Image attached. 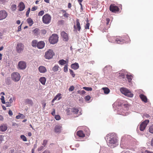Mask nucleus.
I'll return each instance as SVG.
<instances>
[{"instance_id": "obj_1", "label": "nucleus", "mask_w": 153, "mask_h": 153, "mask_svg": "<svg viewBox=\"0 0 153 153\" xmlns=\"http://www.w3.org/2000/svg\"><path fill=\"white\" fill-rule=\"evenodd\" d=\"M107 144L111 148H113L118 144V138L115 133H109L105 137Z\"/></svg>"}, {"instance_id": "obj_2", "label": "nucleus", "mask_w": 153, "mask_h": 153, "mask_svg": "<svg viewBox=\"0 0 153 153\" xmlns=\"http://www.w3.org/2000/svg\"><path fill=\"white\" fill-rule=\"evenodd\" d=\"M108 41L112 43H117L119 44H122L126 42L125 40L123 39L120 37L112 36L108 39Z\"/></svg>"}, {"instance_id": "obj_3", "label": "nucleus", "mask_w": 153, "mask_h": 153, "mask_svg": "<svg viewBox=\"0 0 153 153\" xmlns=\"http://www.w3.org/2000/svg\"><path fill=\"white\" fill-rule=\"evenodd\" d=\"M15 49L16 52L19 54L22 53L24 49V45L22 42H17L15 46Z\"/></svg>"}, {"instance_id": "obj_4", "label": "nucleus", "mask_w": 153, "mask_h": 153, "mask_svg": "<svg viewBox=\"0 0 153 153\" xmlns=\"http://www.w3.org/2000/svg\"><path fill=\"white\" fill-rule=\"evenodd\" d=\"M120 91L122 93L127 96V97H132L133 96V94L128 89L124 88H121Z\"/></svg>"}, {"instance_id": "obj_5", "label": "nucleus", "mask_w": 153, "mask_h": 153, "mask_svg": "<svg viewBox=\"0 0 153 153\" xmlns=\"http://www.w3.org/2000/svg\"><path fill=\"white\" fill-rule=\"evenodd\" d=\"M58 36L56 34H53L49 39V41L51 44H54L56 43L58 41Z\"/></svg>"}, {"instance_id": "obj_6", "label": "nucleus", "mask_w": 153, "mask_h": 153, "mask_svg": "<svg viewBox=\"0 0 153 153\" xmlns=\"http://www.w3.org/2000/svg\"><path fill=\"white\" fill-rule=\"evenodd\" d=\"M54 55V53L53 51L49 49L45 53V57L46 59H50L52 58Z\"/></svg>"}, {"instance_id": "obj_7", "label": "nucleus", "mask_w": 153, "mask_h": 153, "mask_svg": "<svg viewBox=\"0 0 153 153\" xmlns=\"http://www.w3.org/2000/svg\"><path fill=\"white\" fill-rule=\"evenodd\" d=\"M51 17L50 15L47 13L44 15L42 17V21L45 24H49L51 20Z\"/></svg>"}, {"instance_id": "obj_8", "label": "nucleus", "mask_w": 153, "mask_h": 153, "mask_svg": "<svg viewBox=\"0 0 153 153\" xmlns=\"http://www.w3.org/2000/svg\"><path fill=\"white\" fill-rule=\"evenodd\" d=\"M11 77L13 80L16 82L20 80V76L18 73L14 72L11 74Z\"/></svg>"}, {"instance_id": "obj_9", "label": "nucleus", "mask_w": 153, "mask_h": 153, "mask_svg": "<svg viewBox=\"0 0 153 153\" xmlns=\"http://www.w3.org/2000/svg\"><path fill=\"white\" fill-rule=\"evenodd\" d=\"M27 67L26 62L23 61H19L18 65V68L20 70H24Z\"/></svg>"}, {"instance_id": "obj_10", "label": "nucleus", "mask_w": 153, "mask_h": 153, "mask_svg": "<svg viewBox=\"0 0 153 153\" xmlns=\"http://www.w3.org/2000/svg\"><path fill=\"white\" fill-rule=\"evenodd\" d=\"M130 136H123L121 140V143H120V146L121 148H123V149H127V147L124 146V142L126 143V141L127 142V140H126V138H128V137H130Z\"/></svg>"}, {"instance_id": "obj_11", "label": "nucleus", "mask_w": 153, "mask_h": 153, "mask_svg": "<svg viewBox=\"0 0 153 153\" xmlns=\"http://www.w3.org/2000/svg\"><path fill=\"white\" fill-rule=\"evenodd\" d=\"M149 120H146L142 122L140 125V129L141 131H143L145 129L146 126L149 122Z\"/></svg>"}, {"instance_id": "obj_12", "label": "nucleus", "mask_w": 153, "mask_h": 153, "mask_svg": "<svg viewBox=\"0 0 153 153\" xmlns=\"http://www.w3.org/2000/svg\"><path fill=\"white\" fill-rule=\"evenodd\" d=\"M7 15V13L5 10L0 11V20L5 19Z\"/></svg>"}, {"instance_id": "obj_13", "label": "nucleus", "mask_w": 153, "mask_h": 153, "mask_svg": "<svg viewBox=\"0 0 153 153\" xmlns=\"http://www.w3.org/2000/svg\"><path fill=\"white\" fill-rule=\"evenodd\" d=\"M109 9L112 12L118 11L119 10V9L117 6L113 4L111 5L109 7Z\"/></svg>"}, {"instance_id": "obj_14", "label": "nucleus", "mask_w": 153, "mask_h": 153, "mask_svg": "<svg viewBox=\"0 0 153 153\" xmlns=\"http://www.w3.org/2000/svg\"><path fill=\"white\" fill-rule=\"evenodd\" d=\"M62 126L60 125H56L54 127V131L56 133H59L61 132Z\"/></svg>"}, {"instance_id": "obj_15", "label": "nucleus", "mask_w": 153, "mask_h": 153, "mask_svg": "<svg viewBox=\"0 0 153 153\" xmlns=\"http://www.w3.org/2000/svg\"><path fill=\"white\" fill-rule=\"evenodd\" d=\"M61 36L62 37L64 41H67L68 40V34L64 31H62L61 32Z\"/></svg>"}, {"instance_id": "obj_16", "label": "nucleus", "mask_w": 153, "mask_h": 153, "mask_svg": "<svg viewBox=\"0 0 153 153\" xmlns=\"http://www.w3.org/2000/svg\"><path fill=\"white\" fill-rule=\"evenodd\" d=\"M45 43L42 41H40L37 43V47L39 49H42L45 46Z\"/></svg>"}, {"instance_id": "obj_17", "label": "nucleus", "mask_w": 153, "mask_h": 153, "mask_svg": "<svg viewBox=\"0 0 153 153\" xmlns=\"http://www.w3.org/2000/svg\"><path fill=\"white\" fill-rule=\"evenodd\" d=\"M74 28L77 29L79 31L81 29V27L79 19H77L76 20V25L74 26Z\"/></svg>"}, {"instance_id": "obj_18", "label": "nucleus", "mask_w": 153, "mask_h": 153, "mask_svg": "<svg viewBox=\"0 0 153 153\" xmlns=\"http://www.w3.org/2000/svg\"><path fill=\"white\" fill-rule=\"evenodd\" d=\"M39 70L41 73H45L47 71L46 68L44 66H40L39 67Z\"/></svg>"}, {"instance_id": "obj_19", "label": "nucleus", "mask_w": 153, "mask_h": 153, "mask_svg": "<svg viewBox=\"0 0 153 153\" xmlns=\"http://www.w3.org/2000/svg\"><path fill=\"white\" fill-rule=\"evenodd\" d=\"M79 64L76 62L72 64L71 65V68L74 70L77 69L79 68Z\"/></svg>"}, {"instance_id": "obj_20", "label": "nucleus", "mask_w": 153, "mask_h": 153, "mask_svg": "<svg viewBox=\"0 0 153 153\" xmlns=\"http://www.w3.org/2000/svg\"><path fill=\"white\" fill-rule=\"evenodd\" d=\"M110 22V19H106V21L105 22V24L104 28L105 30H107L110 27V25L109 23Z\"/></svg>"}, {"instance_id": "obj_21", "label": "nucleus", "mask_w": 153, "mask_h": 153, "mask_svg": "<svg viewBox=\"0 0 153 153\" xmlns=\"http://www.w3.org/2000/svg\"><path fill=\"white\" fill-rule=\"evenodd\" d=\"M19 6V10L20 11H23L25 7L24 3L22 2L20 3Z\"/></svg>"}, {"instance_id": "obj_22", "label": "nucleus", "mask_w": 153, "mask_h": 153, "mask_svg": "<svg viewBox=\"0 0 153 153\" xmlns=\"http://www.w3.org/2000/svg\"><path fill=\"white\" fill-rule=\"evenodd\" d=\"M140 97L142 100L145 102H146L147 101V99L146 97L143 94H140Z\"/></svg>"}, {"instance_id": "obj_23", "label": "nucleus", "mask_w": 153, "mask_h": 153, "mask_svg": "<svg viewBox=\"0 0 153 153\" xmlns=\"http://www.w3.org/2000/svg\"><path fill=\"white\" fill-rule=\"evenodd\" d=\"M77 135L79 137H84L85 134L82 130H79L77 132Z\"/></svg>"}, {"instance_id": "obj_24", "label": "nucleus", "mask_w": 153, "mask_h": 153, "mask_svg": "<svg viewBox=\"0 0 153 153\" xmlns=\"http://www.w3.org/2000/svg\"><path fill=\"white\" fill-rule=\"evenodd\" d=\"M59 70H60V68L58 65H55L52 68V71L54 72L57 71Z\"/></svg>"}, {"instance_id": "obj_25", "label": "nucleus", "mask_w": 153, "mask_h": 153, "mask_svg": "<svg viewBox=\"0 0 153 153\" xmlns=\"http://www.w3.org/2000/svg\"><path fill=\"white\" fill-rule=\"evenodd\" d=\"M7 129V126L6 125H2L0 126V130L2 131H4Z\"/></svg>"}, {"instance_id": "obj_26", "label": "nucleus", "mask_w": 153, "mask_h": 153, "mask_svg": "<svg viewBox=\"0 0 153 153\" xmlns=\"http://www.w3.org/2000/svg\"><path fill=\"white\" fill-rule=\"evenodd\" d=\"M39 81L42 85H45L46 81V78L45 77H41L39 79Z\"/></svg>"}, {"instance_id": "obj_27", "label": "nucleus", "mask_w": 153, "mask_h": 153, "mask_svg": "<svg viewBox=\"0 0 153 153\" xmlns=\"http://www.w3.org/2000/svg\"><path fill=\"white\" fill-rule=\"evenodd\" d=\"M102 89L103 90L104 93L105 94H108L110 92L109 89L107 87H103Z\"/></svg>"}, {"instance_id": "obj_28", "label": "nucleus", "mask_w": 153, "mask_h": 153, "mask_svg": "<svg viewBox=\"0 0 153 153\" xmlns=\"http://www.w3.org/2000/svg\"><path fill=\"white\" fill-rule=\"evenodd\" d=\"M27 23L29 24L30 26H31L33 24V20L30 18H28L27 19Z\"/></svg>"}, {"instance_id": "obj_29", "label": "nucleus", "mask_w": 153, "mask_h": 153, "mask_svg": "<svg viewBox=\"0 0 153 153\" xmlns=\"http://www.w3.org/2000/svg\"><path fill=\"white\" fill-rule=\"evenodd\" d=\"M25 102L26 104H30V105H32L33 104V102L32 100L28 99H26Z\"/></svg>"}, {"instance_id": "obj_30", "label": "nucleus", "mask_w": 153, "mask_h": 153, "mask_svg": "<svg viewBox=\"0 0 153 153\" xmlns=\"http://www.w3.org/2000/svg\"><path fill=\"white\" fill-rule=\"evenodd\" d=\"M59 63L60 65H62L66 64V61L62 59L59 60Z\"/></svg>"}, {"instance_id": "obj_31", "label": "nucleus", "mask_w": 153, "mask_h": 153, "mask_svg": "<svg viewBox=\"0 0 153 153\" xmlns=\"http://www.w3.org/2000/svg\"><path fill=\"white\" fill-rule=\"evenodd\" d=\"M37 41L36 40H33L32 42V45L33 47H36L37 46Z\"/></svg>"}, {"instance_id": "obj_32", "label": "nucleus", "mask_w": 153, "mask_h": 153, "mask_svg": "<svg viewBox=\"0 0 153 153\" xmlns=\"http://www.w3.org/2000/svg\"><path fill=\"white\" fill-rule=\"evenodd\" d=\"M61 95V94H60V93L58 94L54 97V100H56L58 97H59V98H58V100H60L61 98V97H60Z\"/></svg>"}, {"instance_id": "obj_33", "label": "nucleus", "mask_w": 153, "mask_h": 153, "mask_svg": "<svg viewBox=\"0 0 153 153\" xmlns=\"http://www.w3.org/2000/svg\"><path fill=\"white\" fill-rule=\"evenodd\" d=\"M39 30L38 28H36L33 31V32L35 35H38L39 33Z\"/></svg>"}, {"instance_id": "obj_34", "label": "nucleus", "mask_w": 153, "mask_h": 153, "mask_svg": "<svg viewBox=\"0 0 153 153\" xmlns=\"http://www.w3.org/2000/svg\"><path fill=\"white\" fill-rule=\"evenodd\" d=\"M111 68V66L108 65V66H106L103 69L104 71H106L109 70Z\"/></svg>"}, {"instance_id": "obj_35", "label": "nucleus", "mask_w": 153, "mask_h": 153, "mask_svg": "<svg viewBox=\"0 0 153 153\" xmlns=\"http://www.w3.org/2000/svg\"><path fill=\"white\" fill-rule=\"evenodd\" d=\"M71 111L74 114H77L79 110L77 109L73 108H72V111Z\"/></svg>"}, {"instance_id": "obj_36", "label": "nucleus", "mask_w": 153, "mask_h": 153, "mask_svg": "<svg viewBox=\"0 0 153 153\" xmlns=\"http://www.w3.org/2000/svg\"><path fill=\"white\" fill-rule=\"evenodd\" d=\"M67 114L68 115H69L71 114V112L72 111V108H68L65 110Z\"/></svg>"}, {"instance_id": "obj_37", "label": "nucleus", "mask_w": 153, "mask_h": 153, "mask_svg": "<svg viewBox=\"0 0 153 153\" xmlns=\"http://www.w3.org/2000/svg\"><path fill=\"white\" fill-rule=\"evenodd\" d=\"M83 89L87 91H91L92 90V88L91 87H84L83 88Z\"/></svg>"}, {"instance_id": "obj_38", "label": "nucleus", "mask_w": 153, "mask_h": 153, "mask_svg": "<svg viewBox=\"0 0 153 153\" xmlns=\"http://www.w3.org/2000/svg\"><path fill=\"white\" fill-rule=\"evenodd\" d=\"M20 137H21V139H22V140L23 141H27V138H26V137L25 135H21L20 136Z\"/></svg>"}, {"instance_id": "obj_39", "label": "nucleus", "mask_w": 153, "mask_h": 153, "mask_svg": "<svg viewBox=\"0 0 153 153\" xmlns=\"http://www.w3.org/2000/svg\"><path fill=\"white\" fill-rule=\"evenodd\" d=\"M131 76V75H129L128 74L126 75V77L129 82H130L132 80Z\"/></svg>"}, {"instance_id": "obj_40", "label": "nucleus", "mask_w": 153, "mask_h": 153, "mask_svg": "<svg viewBox=\"0 0 153 153\" xmlns=\"http://www.w3.org/2000/svg\"><path fill=\"white\" fill-rule=\"evenodd\" d=\"M149 131L151 133H153V125L150 126L149 128Z\"/></svg>"}, {"instance_id": "obj_41", "label": "nucleus", "mask_w": 153, "mask_h": 153, "mask_svg": "<svg viewBox=\"0 0 153 153\" xmlns=\"http://www.w3.org/2000/svg\"><path fill=\"white\" fill-rule=\"evenodd\" d=\"M68 71V64L65 65L64 68V71L65 72H66Z\"/></svg>"}, {"instance_id": "obj_42", "label": "nucleus", "mask_w": 153, "mask_h": 153, "mask_svg": "<svg viewBox=\"0 0 153 153\" xmlns=\"http://www.w3.org/2000/svg\"><path fill=\"white\" fill-rule=\"evenodd\" d=\"M24 117L23 114H20L16 116V118L17 119H19L20 118H22Z\"/></svg>"}, {"instance_id": "obj_43", "label": "nucleus", "mask_w": 153, "mask_h": 153, "mask_svg": "<svg viewBox=\"0 0 153 153\" xmlns=\"http://www.w3.org/2000/svg\"><path fill=\"white\" fill-rule=\"evenodd\" d=\"M16 4H13L11 6V8L12 10L14 11L16 9Z\"/></svg>"}, {"instance_id": "obj_44", "label": "nucleus", "mask_w": 153, "mask_h": 153, "mask_svg": "<svg viewBox=\"0 0 153 153\" xmlns=\"http://www.w3.org/2000/svg\"><path fill=\"white\" fill-rule=\"evenodd\" d=\"M1 102L3 104H5V102L4 100V96H1Z\"/></svg>"}, {"instance_id": "obj_45", "label": "nucleus", "mask_w": 153, "mask_h": 153, "mask_svg": "<svg viewBox=\"0 0 153 153\" xmlns=\"http://www.w3.org/2000/svg\"><path fill=\"white\" fill-rule=\"evenodd\" d=\"M44 13V10H41L38 13V16H42Z\"/></svg>"}, {"instance_id": "obj_46", "label": "nucleus", "mask_w": 153, "mask_h": 153, "mask_svg": "<svg viewBox=\"0 0 153 153\" xmlns=\"http://www.w3.org/2000/svg\"><path fill=\"white\" fill-rule=\"evenodd\" d=\"M69 71L70 74H71L72 76L74 77L75 76V74L73 72V71L71 69H69Z\"/></svg>"}, {"instance_id": "obj_47", "label": "nucleus", "mask_w": 153, "mask_h": 153, "mask_svg": "<svg viewBox=\"0 0 153 153\" xmlns=\"http://www.w3.org/2000/svg\"><path fill=\"white\" fill-rule=\"evenodd\" d=\"M48 143V141L47 140H45L43 141V143H42V145L44 147H45L46 145Z\"/></svg>"}, {"instance_id": "obj_48", "label": "nucleus", "mask_w": 153, "mask_h": 153, "mask_svg": "<svg viewBox=\"0 0 153 153\" xmlns=\"http://www.w3.org/2000/svg\"><path fill=\"white\" fill-rule=\"evenodd\" d=\"M55 118L56 120H59L60 119V117L59 115H55Z\"/></svg>"}, {"instance_id": "obj_49", "label": "nucleus", "mask_w": 153, "mask_h": 153, "mask_svg": "<svg viewBox=\"0 0 153 153\" xmlns=\"http://www.w3.org/2000/svg\"><path fill=\"white\" fill-rule=\"evenodd\" d=\"M91 98V97L89 95L86 96L85 98V99L86 101H89Z\"/></svg>"}, {"instance_id": "obj_50", "label": "nucleus", "mask_w": 153, "mask_h": 153, "mask_svg": "<svg viewBox=\"0 0 153 153\" xmlns=\"http://www.w3.org/2000/svg\"><path fill=\"white\" fill-rule=\"evenodd\" d=\"M150 117V116L148 114H144L143 116V118H148L149 117Z\"/></svg>"}, {"instance_id": "obj_51", "label": "nucleus", "mask_w": 153, "mask_h": 153, "mask_svg": "<svg viewBox=\"0 0 153 153\" xmlns=\"http://www.w3.org/2000/svg\"><path fill=\"white\" fill-rule=\"evenodd\" d=\"M74 88V87L73 86H71L69 88V91H73Z\"/></svg>"}, {"instance_id": "obj_52", "label": "nucleus", "mask_w": 153, "mask_h": 153, "mask_svg": "<svg viewBox=\"0 0 153 153\" xmlns=\"http://www.w3.org/2000/svg\"><path fill=\"white\" fill-rule=\"evenodd\" d=\"M41 33L42 34H45L46 33V31L45 29L42 30L41 31Z\"/></svg>"}, {"instance_id": "obj_53", "label": "nucleus", "mask_w": 153, "mask_h": 153, "mask_svg": "<svg viewBox=\"0 0 153 153\" xmlns=\"http://www.w3.org/2000/svg\"><path fill=\"white\" fill-rule=\"evenodd\" d=\"M89 23L88 22L87 23L86 25L85 26V29H89Z\"/></svg>"}, {"instance_id": "obj_54", "label": "nucleus", "mask_w": 153, "mask_h": 153, "mask_svg": "<svg viewBox=\"0 0 153 153\" xmlns=\"http://www.w3.org/2000/svg\"><path fill=\"white\" fill-rule=\"evenodd\" d=\"M5 103H6V107H9L11 106V104L10 102H6Z\"/></svg>"}, {"instance_id": "obj_55", "label": "nucleus", "mask_w": 153, "mask_h": 153, "mask_svg": "<svg viewBox=\"0 0 153 153\" xmlns=\"http://www.w3.org/2000/svg\"><path fill=\"white\" fill-rule=\"evenodd\" d=\"M44 148V146H41L38 149V151H41Z\"/></svg>"}, {"instance_id": "obj_56", "label": "nucleus", "mask_w": 153, "mask_h": 153, "mask_svg": "<svg viewBox=\"0 0 153 153\" xmlns=\"http://www.w3.org/2000/svg\"><path fill=\"white\" fill-rule=\"evenodd\" d=\"M37 8V7L34 6L32 7L31 9L32 11H34L36 10Z\"/></svg>"}, {"instance_id": "obj_57", "label": "nucleus", "mask_w": 153, "mask_h": 153, "mask_svg": "<svg viewBox=\"0 0 153 153\" xmlns=\"http://www.w3.org/2000/svg\"><path fill=\"white\" fill-rule=\"evenodd\" d=\"M69 14L67 13H65L64 14H63V16L65 18H68V16Z\"/></svg>"}, {"instance_id": "obj_58", "label": "nucleus", "mask_w": 153, "mask_h": 153, "mask_svg": "<svg viewBox=\"0 0 153 153\" xmlns=\"http://www.w3.org/2000/svg\"><path fill=\"white\" fill-rule=\"evenodd\" d=\"M144 153H153V152L148 150H146L144 151Z\"/></svg>"}, {"instance_id": "obj_59", "label": "nucleus", "mask_w": 153, "mask_h": 153, "mask_svg": "<svg viewBox=\"0 0 153 153\" xmlns=\"http://www.w3.org/2000/svg\"><path fill=\"white\" fill-rule=\"evenodd\" d=\"M80 94H84L85 93V92L84 90L80 91Z\"/></svg>"}, {"instance_id": "obj_60", "label": "nucleus", "mask_w": 153, "mask_h": 153, "mask_svg": "<svg viewBox=\"0 0 153 153\" xmlns=\"http://www.w3.org/2000/svg\"><path fill=\"white\" fill-rule=\"evenodd\" d=\"M53 111L51 113V114L53 115V116H54L55 115V109H53Z\"/></svg>"}, {"instance_id": "obj_61", "label": "nucleus", "mask_w": 153, "mask_h": 153, "mask_svg": "<svg viewBox=\"0 0 153 153\" xmlns=\"http://www.w3.org/2000/svg\"><path fill=\"white\" fill-rule=\"evenodd\" d=\"M8 113L9 114L10 116H11L13 115V113L12 111L10 110H9Z\"/></svg>"}, {"instance_id": "obj_62", "label": "nucleus", "mask_w": 153, "mask_h": 153, "mask_svg": "<svg viewBox=\"0 0 153 153\" xmlns=\"http://www.w3.org/2000/svg\"><path fill=\"white\" fill-rule=\"evenodd\" d=\"M30 11H29V10H27L26 13V16L27 17H28L29 16V14Z\"/></svg>"}, {"instance_id": "obj_63", "label": "nucleus", "mask_w": 153, "mask_h": 153, "mask_svg": "<svg viewBox=\"0 0 153 153\" xmlns=\"http://www.w3.org/2000/svg\"><path fill=\"white\" fill-rule=\"evenodd\" d=\"M14 149H11L9 152V153H14Z\"/></svg>"}, {"instance_id": "obj_64", "label": "nucleus", "mask_w": 153, "mask_h": 153, "mask_svg": "<svg viewBox=\"0 0 153 153\" xmlns=\"http://www.w3.org/2000/svg\"><path fill=\"white\" fill-rule=\"evenodd\" d=\"M151 144L152 146H153V138L152 139L151 141Z\"/></svg>"}]
</instances>
